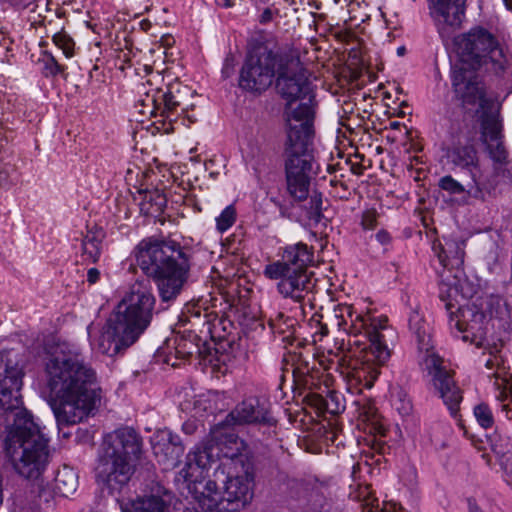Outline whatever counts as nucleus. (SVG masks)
Instances as JSON below:
<instances>
[{
	"instance_id": "obj_1",
	"label": "nucleus",
	"mask_w": 512,
	"mask_h": 512,
	"mask_svg": "<svg viewBox=\"0 0 512 512\" xmlns=\"http://www.w3.org/2000/svg\"><path fill=\"white\" fill-rule=\"evenodd\" d=\"M22 370L0 359V408L7 414L4 450L15 472L26 479H38L46 470L51 453L49 439L33 416L22 407L19 391Z\"/></svg>"
},
{
	"instance_id": "obj_2",
	"label": "nucleus",
	"mask_w": 512,
	"mask_h": 512,
	"mask_svg": "<svg viewBox=\"0 0 512 512\" xmlns=\"http://www.w3.org/2000/svg\"><path fill=\"white\" fill-rule=\"evenodd\" d=\"M274 79L278 93L287 102V118L290 110L297 107L294 103L313 105L314 95L298 50L288 47L273 51L263 47L253 51L241 68L239 86L260 94L272 85Z\"/></svg>"
},
{
	"instance_id": "obj_3",
	"label": "nucleus",
	"mask_w": 512,
	"mask_h": 512,
	"mask_svg": "<svg viewBox=\"0 0 512 512\" xmlns=\"http://www.w3.org/2000/svg\"><path fill=\"white\" fill-rule=\"evenodd\" d=\"M45 374L47 387L58 400L52 409L59 427L81 422L100 402L96 372L78 354H51Z\"/></svg>"
},
{
	"instance_id": "obj_4",
	"label": "nucleus",
	"mask_w": 512,
	"mask_h": 512,
	"mask_svg": "<svg viewBox=\"0 0 512 512\" xmlns=\"http://www.w3.org/2000/svg\"><path fill=\"white\" fill-rule=\"evenodd\" d=\"M339 329L349 336L350 345L362 346L363 355L353 367L352 378L360 386L370 389L380 374V367L390 358L386 344L389 331L386 316L356 315L353 318L351 306L335 310Z\"/></svg>"
},
{
	"instance_id": "obj_5",
	"label": "nucleus",
	"mask_w": 512,
	"mask_h": 512,
	"mask_svg": "<svg viewBox=\"0 0 512 512\" xmlns=\"http://www.w3.org/2000/svg\"><path fill=\"white\" fill-rule=\"evenodd\" d=\"M134 253L138 266L156 283L161 301H174L188 279V250L175 240L149 237L139 242Z\"/></svg>"
},
{
	"instance_id": "obj_6",
	"label": "nucleus",
	"mask_w": 512,
	"mask_h": 512,
	"mask_svg": "<svg viewBox=\"0 0 512 512\" xmlns=\"http://www.w3.org/2000/svg\"><path fill=\"white\" fill-rule=\"evenodd\" d=\"M453 91L467 113L479 114L481 142L493 161L495 169L510 163L509 152L504 144L503 121L500 107L486 97L482 85L471 74L456 70L453 74Z\"/></svg>"
},
{
	"instance_id": "obj_7",
	"label": "nucleus",
	"mask_w": 512,
	"mask_h": 512,
	"mask_svg": "<svg viewBox=\"0 0 512 512\" xmlns=\"http://www.w3.org/2000/svg\"><path fill=\"white\" fill-rule=\"evenodd\" d=\"M314 105H297L290 110L287 118V135L284 142L283 158L287 191L297 201H304L309 195L312 171V156L308 146L311 142Z\"/></svg>"
},
{
	"instance_id": "obj_8",
	"label": "nucleus",
	"mask_w": 512,
	"mask_h": 512,
	"mask_svg": "<svg viewBox=\"0 0 512 512\" xmlns=\"http://www.w3.org/2000/svg\"><path fill=\"white\" fill-rule=\"evenodd\" d=\"M313 248L299 242L284 248L281 259L265 266L263 274L270 280H278L276 289L285 299L299 305L304 312L311 305L315 281L308 267L313 263Z\"/></svg>"
},
{
	"instance_id": "obj_9",
	"label": "nucleus",
	"mask_w": 512,
	"mask_h": 512,
	"mask_svg": "<svg viewBox=\"0 0 512 512\" xmlns=\"http://www.w3.org/2000/svg\"><path fill=\"white\" fill-rule=\"evenodd\" d=\"M454 44L462 64L453 68L452 82L454 72L464 70L471 73L484 87L473 70L484 68L487 72L502 76L511 65L512 56L508 50L492 33L482 27L472 28L469 32L456 37Z\"/></svg>"
},
{
	"instance_id": "obj_10",
	"label": "nucleus",
	"mask_w": 512,
	"mask_h": 512,
	"mask_svg": "<svg viewBox=\"0 0 512 512\" xmlns=\"http://www.w3.org/2000/svg\"><path fill=\"white\" fill-rule=\"evenodd\" d=\"M409 328L414 333L418 347V363L430 376V383L452 414H456L462 401V391L455 383L452 372L444 366V360L431 343L430 326L414 311L409 317Z\"/></svg>"
},
{
	"instance_id": "obj_11",
	"label": "nucleus",
	"mask_w": 512,
	"mask_h": 512,
	"mask_svg": "<svg viewBox=\"0 0 512 512\" xmlns=\"http://www.w3.org/2000/svg\"><path fill=\"white\" fill-rule=\"evenodd\" d=\"M155 297L149 280H137L129 288L110 315L120 328L137 340L149 327L154 313Z\"/></svg>"
},
{
	"instance_id": "obj_12",
	"label": "nucleus",
	"mask_w": 512,
	"mask_h": 512,
	"mask_svg": "<svg viewBox=\"0 0 512 512\" xmlns=\"http://www.w3.org/2000/svg\"><path fill=\"white\" fill-rule=\"evenodd\" d=\"M95 472L98 484L113 493L121 490L130 480L133 462L102 447Z\"/></svg>"
},
{
	"instance_id": "obj_13",
	"label": "nucleus",
	"mask_w": 512,
	"mask_h": 512,
	"mask_svg": "<svg viewBox=\"0 0 512 512\" xmlns=\"http://www.w3.org/2000/svg\"><path fill=\"white\" fill-rule=\"evenodd\" d=\"M430 14L443 41L451 39L465 18L466 0H428Z\"/></svg>"
},
{
	"instance_id": "obj_14",
	"label": "nucleus",
	"mask_w": 512,
	"mask_h": 512,
	"mask_svg": "<svg viewBox=\"0 0 512 512\" xmlns=\"http://www.w3.org/2000/svg\"><path fill=\"white\" fill-rule=\"evenodd\" d=\"M227 480L224 467L218 466L213 474L206 480L202 491L195 496L199 506L204 512H229L227 498L223 487Z\"/></svg>"
},
{
	"instance_id": "obj_15",
	"label": "nucleus",
	"mask_w": 512,
	"mask_h": 512,
	"mask_svg": "<svg viewBox=\"0 0 512 512\" xmlns=\"http://www.w3.org/2000/svg\"><path fill=\"white\" fill-rule=\"evenodd\" d=\"M472 141L473 137H465V142L462 141L461 135L453 137L452 143L446 149L445 156L449 164L468 171L473 182L477 183L476 170L479 167V158Z\"/></svg>"
},
{
	"instance_id": "obj_16",
	"label": "nucleus",
	"mask_w": 512,
	"mask_h": 512,
	"mask_svg": "<svg viewBox=\"0 0 512 512\" xmlns=\"http://www.w3.org/2000/svg\"><path fill=\"white\" fill-rule=\"evenodd\" d=\"M103 448L133 462L141 453L142 439L133 428L122 427L106 435Z\"/></svg>"
},
{
	"instance_id": "obj_17",
	"label": "nucleus",
	"mask_w": 512,
	"mask_h": 512,
	"mask_svg": "<svg viewBox=\"0 0 512 512\" xmlns=\"http://www.w3.org/2000/svg\"><path fill=\"white\" fill-rule=\"evenodd\" d=\"M119 326L111 316L108 318L96 344L100 353L113 357L122 353L137 341L135 337L128 339L127 337L131 334Z\"/></svg>"
},
{
	"instance_id": "obj_18",
	"label": "nucleus",
	"mask_w": 512,
	"mask_h": 512,
	"mask_svg": "<svg viewBox=\"0 0 512 512\" xmlns=\"http://www.w3.org/2000/svg\"><path fill=\"white\" fill-rule=\"evenodd\" d=\"M236 424H269L274 423L270 415L269 405L265 400L250 397L239 403L229 414Z\"/></svg>"
},
{
	"instance_id": "obj_19",
	"label": "nucleus",
	"mask_w": 512,
	"mask_h": 512,
	"mask_svg": "<svg viewBox=\"0 0 512 512\" xmlns=\"http://www.w3.org/2000/svg\"><path fill=\"white\" fill-rule=\"evenodd\" d=\"M224 494L227 498L229 512L243 509L253 498L252 478L248 475L230 477L227 474Z\"/></svg>"
},
{
	"instance_id": "obj_20",
	"label": "nucleus",
	"mask_w": 512,
	"mask_h": 512,
	"mask_svg": "<svg viewBox=\"0 0 512 512\" xmlns=\"http://www.w3.org/2000/svg\"><path fill=\"white\" fill-rule=\"evenodd\" d=\"M453 304L447 303L446 308L450 311V326L456 328L458 332L470 333L474 338H482L485 334V319L483 312L476 310L474 307L457 308L460 315H454L451 309Z\"/></svg>"
},
{
	"instance_id": "obj_21",
	"label": "nucleus",
	"mask_w": 512,
	"mask_h": 512,
	"mask_svg": "<svg viewBox=\"0 0 512 512\" xmlns=\"http://www.w3.org/2000/svg\"><path fill=\"white\" fill-rule=\"evenodd\" d=\"M171 497L167 490L158 487L150 495L137 497L135 500L121 502V512H171Z\"/></svg>"
},
{
	"instance_id": "obj_22",
	"label": "nucleus",
	"mask_w": 512,
	"mask_h": 512,
	"mask_svg": "<svg viewBox=\"0 0 512 512\" xmlns=\"http://www.w3.org/2000/svg\"><path fill=\"white\" fill-rule=\"evenodd\" d=\"M210 437L219 451V455L233 459L238 457L245 449V442L238 435L224 427L217 426L211 430Z\"/></svg>"
},
{
	"instance_id": "obj_23",
	"label": "nucleus",
	"mask_w": 512,
	"mask_h": 512,
	"mask_svg": "<svg viewBox=\"0 0 512 512\" xmlns=\"http://www.w3.org/2000/svg\"><path fill=\"white\" fill-rule=\"evenodd\" d=\"M464 241L451 237H444L443 243H434L433 251L443 268L459 267L464 258Z\"/></svg>"
},
{
	"instance_id": "obj_24",
	"label": "nucleus",
	"mask_w": 512,
	"mask_h": 512,
	"mask_svg": "<svg viewBox=\"0 0 512 512\" xmlns=\"http://www.w3.org/2000/svg\"><path fill=\"white\" fill-rule=\"evenodd\" d=\"M171 431L165 429L156 432L152 439V448L160 461L170 465L176 464L184 453L183 446L171 444Z\"/></svg>"
},
{
	"instance_id": "obj_25",
	"label": "nucleus",
	"mask_w": 512,
	"mask_h": 512,
	"mask_svg": "<svg viewBox=\"0 0 512 512\" xmlns=\"http://www.w3.org/2000/svg\"><path fill=\"white\" fill-rule=\"evenodd\" d=\"M154 109L159 110L161 115L165 116L169 121H173L178 116V108L182 112L185 108L182 106V101L179 96V90L176 92L169 88L166 92L158 91L151 99Z\"/></svg>"
},
{
	"instance_id": "obj_26",
	"label": "nucleus",
	"mask_w": 512,
	"mask_h": 512,
	"mask_svg": "<svg viewBox=\"0 0 512 512\" xmlns=\"http://www.w3.org/2000/svg\"><path fill=\"white\" fill-rule=\"evenodd\" d=\"M219 451L215 447L212 438L197 445L193 451L187 455V466L191 469L193 466L201 470L206 469L219 458Z\"/></svg>"
},
{
	"instance_id": "obj_27",
	"label": "nucleus",
	"mask_w": 512,
	"mask_h": 512,
	"mask_svg": "<svg viewBox=\"0 0 512 512\" xmlns=\"http://www.w3.org/2000/svg\"><path fill=\"white\" fill-rule=\"evenodd\" d=\"M78 487V475L73 468L64 465L60 468L54 478L55 494L68 497L73 494Z\"/></svg>"
},
{
	"instance_id": "obj_28",
	"label": "nucleus",
	"mask_w": 512,
	"mask_h": 512,
	"mask_svg": "<svg viewBox=\"0 0 512 512\" xmlns=\"http://www.w3.org/2000/svg\"><path fill=\"white\" fill-rule=\"evenodd\" d=\"M104 232L99 229L88 231L82 240V256L85 260L96 263L101 255V244Z\"/></svg>"
},
{
	"instance_id": "obj_29",
	"label": "nucleus",
	"mask_w": 512,
	"mask_h": 512,
	"mask_svg": "<svg viewBox=\"0 0 512 512\" xmlns=\"http://www.w3.org/2000/svg\"><path fill=\"white\" fill-rule=\"evenodd\" d=\"M505 258V254L502 249L496 244L492 243L490 246V250L484 257L485 264L490 273L499 274L502 267V261Z\"/></svg>"
},
{
	"instance_id": "obj_30",
	"label": "nucleus",
	"mask_w": 512,
	"mask_h": 512,
	"mask_svg": "<svg viewBox=\"0 0 512 512\" xmlns=\"http://www.w3.org/2000/svg\"><path fill=\"white\" fill-rule=\"evenodd\" d=\"M313 404L320 410H325L331 414H338L341 410H343V406H341L338 402V396L336 394H329L325 398L320 395H314Z\"/></svg>"
},
{
	"instance_id": "obj_31",
	"label": "nucleus",
	"mask_w": 512,
	"mask_h": 512,
	"mask_svg": "<svg viewBox=\"0 0 512 512\" xmlns=\"http://www.w3.org/2000/svg\"><path fill=\"white\" fill-rule=\"evenodd\" d=\"M491 447L493 451L502 459L510 454L512 450V441L510 437L495 434L491 437Z\"/></svg>"
},
{
	"instance_id": "obj_32",
	"label": "nucleus",
	"mask_w": 512,
	"mask_h": 512,
	"mask_svg": "<svg viewBox=\"0 0 512 512\" xmlns=\"http://www.w3.org/2000/svg\"><path fill=\"white\" fill-rule=\"evenodd\" d=\"M474 416L479 425L485 429L491 428L494 424L492 411L485 403H480L474 407Z\"/></svg>"
},
{
	"instance_id": "obj_33",
	"label": "nucleus",
	"mask_w": 512,
	"mask_h": 512,
	"mask_svg": "<svg viewBox=\"0 0 512 512\" xmlns=\"http://www.w3.org/2000/svg\"><path fill=\"white\" fill-rule=\"evenodd\" d=\"M236 220V210L233 205L227 206L216 218V227L219 232L228 230Z\"/></svg>"
},
{
	"instance_id": "obj_34",
	"label": "nucleus",
	"mask_w": 512,
	"mask_h": 512,
	"mask_svg": "<svg viewBox=\"0 0 512 512\" xmlns=\"http://www.w3.org/2000/svg\"><path fill=\"white\" fill-rule=\"evenodd\" d=\"M54 44L63 51V54L67 58H71L74 55V41L65 32H58L53 36Z\"/></svg>"
},
{
	"instance_id": "obj_35",
	"label": "nucleus",
	"mask_w": 512,
	"mask_h": 512,
	"mask_svg": "<svg viewBox=\"0 0 512 512\" xmlns=\"http://www.w3.org/2000/svg\"><path fill=\"white\" fill-rule=\"evenodd\" d=\"M42 62L43 74L46 77L62 74L65 70V67L60 65L51 53L45 52Z\"/></svg>"
},
{
	"instance_id": "obj_36",
	"label": "nucleus",
	"mask_w": 512,
	"mask_h": 512,
	"mask_svg": "<svg viewBox=\"0 0 512 512\" xmlns=\"http://www.w3.org/2000/svg\"><path fill=\"white\" fill-rule=\"evenodd\" d=\"M392 404L398 413L405 417L409 416L413 410L411 400L408 398L405 392L399 391L393 398Z\"/></svg>"
},
{
	"instance_id": "obj_37",
	"label": "nucleus",
	"mask_w": 512,
	"mask_h": 512,
	"mask_svg": "<svg viewBox=\"0 0 512 512\" xmlns=\"http://www.w3.org/2000/svg\"><path fill=\"white\" fill-rule=\"evenodd\" d=\"M322 195L320 193H314L310 197L308 216L309 219L315 223H319L323 217L322 215Z\"/></svg>"
},
{
	"instance_id": "obj_38",
	"label": "nucleus",
	"mask_w": 512,
	"mask_h": 512,
	"mask_svg": "<svg viewBox=\"0 0 512 512\" xmlns=\"http://www.w3.org/2000/svg\"><path fill=\"white\" fill-rule=\"evenodd\" d=\"M439 186L450 193L460 194L464 191L463 186L451 176H444L439 180Z\"/></svg>"
},
{
	"instance_id": "obj_39",
	"label": "nucleus",
	"mask_w": 512,
	"mask_h": 512,
	"mask_svg": "<svg viewBox=\"0 0 512 512\" xmlns=\"http://www.w3.org/2000/svg\"><path fill=\"white\" fill-rule=\"evenodd\" d=\"M377 212L374 209H369L363 212L361 225L366 230H372L377 225Z\"/></svg>"
},
{
	"instance_id": "obj_40",
	"label": "nucleus",
	"mask_w": 512,
	"mask_h": 512,
	"mask_svg": "<svg viewBox=\"0 0 512 512\" xmlns=\"http://www.w3.org/2000/svg\"><path fill=\"white\" fill-rule=\"evenodd\" d=\"M13 170V167L9 164H1L0 163V188H8L12 185V180L10 178V172Z\"/></svg>"
},
{
	"instance_id": "obj_41",
	"label": "nucleus",
	"mask_w": 512,
	"mask_h": 512,
	"mask_svg": "<svg viewBox=\"0 0 512 512\" xmlns=\"http://www.w3.org/2000/svg\"><path fill=\"white\" fill-rule=\"evenodd\" d=\"M501 466L505 473V481L512 487V454L501 459Z\"/></svg>"
},
{
	"instance_id": "obj_42",
	"label": "nucleus",
	"mask_w": 512,
	"mask_h": 512,
	"mask_svg": "<svg viewBox=\"0 0 512 512\" xmlns=\"http://www.w3.org/2000/svg\"><path fill=\"white\" fill-rule=\"evenodd\" d=\"M186 346H187L186 342H184V341L179 342L177 345V352L182 355H192V354L198 352V349L196 346L191 344L189 349H186Z\"/></svg>"
},
{
	"instance_id": "obj_43",
	"label": "nucleus",
	"mask_w": 512,
	"mask_h": 512,
	"mask_svg": "<svg viewBox=\"0 0 512 512\" xmlns=\"http://www.w3.org/2000/svg\"><path fill=\"white\" fill-rule=\"evenodd\" d=\"M100 279V271L97 268H90L87 271V282L89 284H95Z\"/></svg>"
},
{
	"instance_id": "obj_44",
	"label": "nucleus",
	"mask_w": 512,
	"mask_h": 512,
	"mask_svg": "<svg viewBox=\"0 0 512 512\" xmlns=\"http://www.w3.org/2000/svg\"><path fill=\"white\" fill-rule=\"evenodd\" d=\"M382 511L383 512H404L403 507L400 504L394 503V502L383 503Z\"/></svg>"
},
{
	"instance_id": "obj_45",
	"label": "nucleus",
	"mask_w": 512,
	"mask_h": 512,
	"mask_svg": "<svg viewBox=\"0 0 512 512\" xmlns=\"http://www.w3.org/2000/svg\"><path fill=\"white\" fill-rule=\"evenodd\" d=\"M294 375L296 376L297 374L299 376H303V383L305 385H307L309 383V378H311V376H309V368L308 367H305V368H300V367H297L296 369H294L293 371Z\"/></svg>"
},
{
	"instance_id": "obj_46",
	"label": "nucleus",
	"mask_w": 512,
	"mask_h": 512,
	"mask_svg": "<svg viewBox=\"0 0 512 512\" xmlns=\"http://www.w3.org/2000/svg\"><path fill=\"white\" fill-rule=\"evenodd\" d=\"M272 18H273V10L270 7H268L260 15V22L267 23V22L271 21Z\"/></svg>"
},
{
	"instance_id": "obj_47",
	"label": "nucleus",
	"mask_w": 512,
	"mask_h": 512,
	"mask_svg": "<svg viewBox=\"0 0 512 512\" xmlns=\"http://www.w3.org/2000/svg\"><path fill=\"white\" fill-rule=\"evenodd\" d=\"M376 238L382 244H386L390 241V236L386 231H379L376 234Z\"/></svg>"
},
{
	"instance_id": "obj_48",
	"label": "nucleus",
	"mask_w": 512,
	"mask_h": 512,
	"mask_svg": "<svg viewBox=\"0 0 512 512\" xmlns=\"http://www.w3.org/2000/svg\"><path fill=\"white\" fill-rule=\"evenodd\" d=\"M182 429L186 434H192L196 430V425L194 422H185Z\"/></svg>"
},
{
	"instance_id": "obj_49",
	"label": "nucleus",
	"mask_w": 512,
	"mask_h": 512,
	"mask_svg": "<svg viewBox=\"0 0 512 512\" xmlns=\"http://www.w3.org/2000/svg\"><path fill=\"white\" fill-rule=\"evenodd\" d=\"M219 6L231 7L234 5V0H215Z\"/></svg>"
},
{
	"instance_id": "obj_50",
	"label": "nucleus",
	"mask_w": 512,
	"mask_h": 512,
	"mask_svg": "<svg viewBox=\"0 0 512 512\" xmlns=\"http://www.w3.org/2000/svg\"><path fill=\"white\" fill-rule=\"evenodd\" d=\"M469 512H482L475 502L469 500Z\"/></svg>"
},
{
	"instance_id": "obj_51",
	"label": "nucleus",
	"mask_w": 512,
	"mask_h": 512,
	"mask_svg": "<svg viewBox=\"0 0 512 512\" xmlns=\"http://www.w3.org/2000/svg\"><path fill=\"white\" fill-rule=\"evenodd\" d=\"M170 440H171V444H174V445H177V446H183L179 436H177V435H174V434L171 433V439Z\"/></svg>"
},
{
	"instance_id": "obj_52",
	"label": "nucleus",
	"mask_w": 512,
	"mask_h": 512,
	"mask_svg": "<svg viewBox=\"0 0 512 512\" xmlns=\"http://www.w3.org/2000/svg\"><path fill=\"white\" fill-rule=\"evenodd\" d=\"M222 73L225 74V76L229 75V64H228V61H226L225 66H224V68L222 70Z\"/></svg>"
},
{
	"instance_id": "obj_53",
	"label": "nucleus",
	"mask_w": 512,
	"mask_h": 512,
	"mask_svg": "<svg viewBox=\"0 0 512 512\" xmlns=\"http://www.w3.org/2000/svg\"><path fill=\"white\" fill-rule=\"evenodd\" d=\"M504 3L507 9L512 11V0H504Z\"/></svg>"
},
{
	"instance_id": "obj_54",
	"label": "nucleus",
	"mask_w": 512,
	"mask_h": 512,
	"mask_svg": "<svg viewBox=\"0 0 512 512\" xmlns=\"http://www.w3.org/2000/svg\"><path fill=\"white\" fill-rule=\"evenodd\" d=\"M363 414L366 416L367 419H370V417L373 414L372 408H369V410L365 411Z\"/></svg>"
},
{
	"instance_id": "obj_55",
	"label": "nucleus",
	"mask_w": 512,
	"mask_h": 512,
	"mask_svg": "<svg viewBox=\"0 0 512 512\" xmlns=\"http://www.w3.org/2000/svg\"><path fill=\"white\" fill-rule=\"evenodd\" d=\"M397 53H398V55H400V56L404 55V53H405V47H403V46H402V47H399V48L397 49Z\"/></svg>"
},
{
	"instance_id": "obj_56",
	"label": "nucleus",
	"mask_w": 512,
	"mask_h": 512,
	"mask_svg": "<svg viewBox=\"0 0 512 512\" xmlns=\"http://www.w3.org/2000/svg\"><path fill=\"white\" fill-rule=\"evenodd\" d=\"M158 198L160 200L159 204H164L166 202V199L164 197L158 196Z\"/></svg>"
},
{
	"instance_id": "obj_57",
	"label": "nucleus",
	"mask_w": 512,
	"mask_h": 512,
	"mask_svg": "<svg viewBox=\"0 0 512 512\" xmlns=\"http://www.w3.org/2000/svg\"><path fill=\"white\" fill-rule=\"evenodd\" d=\"M327 333H328L327 328H323V329H322V334L326 335Z\"/></svg>"
}]
</instances>
